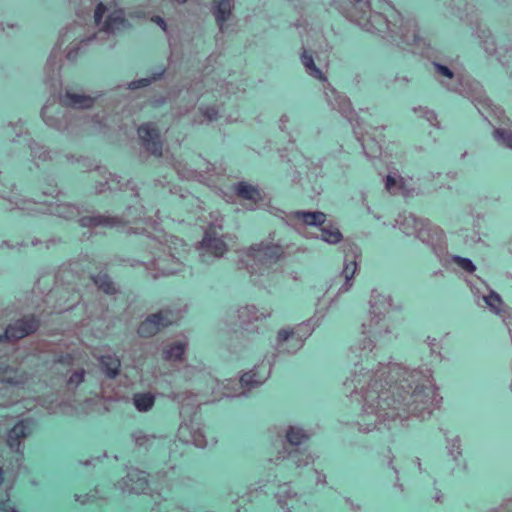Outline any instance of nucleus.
Returning a JSON list of instances; mask_svg holds the SVG:
<instances>
[{"label":"nucleus","mask_w":512,"mask_h":512,"mask_svg":"<svg viewBox=\"0 0 512 512\" xmlns=\"http://www.w3.org/2000/svg\"><path fill=\"white\" fill-rule=\"evenodd\" d=\"M413 110L420 118L425 119L431 126H434V127L439 126V122L437 120V115L433 110H430L427 107H422V106L414 108Z\"/></svg>","instance_id":"obj_54"},{"label":"nucleus","mask_w":512,"mask_h":512,"mask_svg":"<svg viewBox=\"0 0 512 512\" xmlns=\"http://www.w3.org/2000/svg\"><path fill=\"white\" fill-rule=\"evenodd\" d=\"M180 318L178 310L171 308L160 309L156 313L149 314L140 322L137 328V334L141 338H151L162 329L175 323Z\"/></svg>","instance_id":"obj_13"},{"label":"nucleus","mask_w":512,"mask_h":512,"mask_svg":"<svg viewBox=\"0 0 512 512\" xmlns=\"http://www.w3.org/2000/svg\"><path fill=\"white\" fill-rule=\"evenodd\" d=\"M176 170L179 176L184 179H192L195 176L194 170L188 169L185 166L182 167L180 163L176 166Z\"/></svg>","instance_id":"obj_62"},{"label":"nucleus","mask_w":512,"mask_h":512,"mask_svg":"<svg viewBox=\"0 0 512 512\" xmlns=\"http://www.w3.org/2000/svg\"><path fill=\"white\" fill-rule=\"evenodd\" d=\"M102 96L101 93H94L93 95L74 93L66 90L64 94L59 95V102L63 107L69 110L72 109H88L93 106L95 101Z\"/></svg>","instance_id":"obj_23"},{"label":"nucleus","mask_w":512,"mask_h":512,"mask_svg":"<svg viewBox=\"0 0 512 512\" xmlns=\"http://www.w3.org/2000/svg\"><path fill=\"white\" fill-rule=\"evenodd\" d=\"M48 213L65 220L79 219L84 212H89L85 205H75L66 202H50L48 204Z\"/></svg>","instance_id":"obj_26"},{"label":"nucleus","mask_w":512,"mask_h":512,"mask_svg":"<svg viewBox=\"0 0 512 512\" xmlns=\"http://www.w3.org/2000/svg\"><path fill=\"white\" fill-rule=\"evenodd\" d=\"M445 256L443 259L440 257H437L438 260L441 262L442 265L448 266L451 263H454L457 265L458 268L463 270L464 272L472 274L476 270V266L473 263V261L469 258L461 257L458 255H450L447 252V243L445 242Z\"/></svg>","instance_id":"obj_36"},{"label":"nucleus","mask_w":512,"mask_h":512,"mask_svg":"<svg viewBox=\"0 0 512 512\" xmlns=\"http://www.w3.org/2000/svg\"><path fill=\"white\" fill-rule=\"evenodd\" d=\"M328 311V307L319 308L317 307L313 316L309 319L301 322L293 328H290L292 332L299 338V340L295 341L296 348H302L305 340L311 336L314 330L319 327Z\"/></svg>","instance_id":"obj_19"},{"label":"nucleus","mask_w":512,"mask_h":512,"mask_svg":"<svg viewBox=\"0 0 512 512\" xmlns=\"http://www.w3.org/2000/svg\"><path fill=\"white\" fill-rule=\"evenodd\" d=\"M333 6L349 21L372 34L387 31L393 21L400 19V13L390 3H386L381 12L372 9L371 0H333Z\"/></svg>","instance_id":"obj_4"},{"label":"nucleus","mask_w":512,"mask_h":512,"mask_svg":"<svg viewBox=\"0 0 512 512\" xmlns=\"http://www.w3.org/2000/svg\"><path fill=\"white\" fill-rule=\"evenodd\" d=\"M396 225L404 234L415 235L421 242L428 245L436 257L443 259L446 255L444 232L429 220L404 212L397 217Z\"/></svg>","instance_id":"obj_7"},{"label":"nucleus","mask_w":512,"mask_h":512,"mask_svg":"<svg viewBox=\"0 0 512 512\" xmlns=\"http://www.w3.org/2000/svg\"><path fill=\"white\" fill-rule=\"evenodd\" d=\"M199 111L201 115L206 118L209 122L214 121L218 118V110L215 106L200 107Z\"/></svg>","instance_id":"obj_59"},{"label":"nucleus","mask_w":512,"mask_h":512,"mask_svg":"<svg viewBox=\"0 0 512 512\" xmlns=\"http://www.w3.org/2000/svg\"><path fill=\"white\" fill-rule=\"evenodd\" d=\"M186 252V244L178 237L171 236L166 243H159L153 247L151 258L147 261L129 260L133 268L142 266L146 273L153 279L167 277L183 271V254Z\"/></svg>","instance_id":"obj_5"},{"label":"nucleus","mask_w":512,"mask_h":512,"mask_svg":"<svg viewBox=\"0 0 512 512\" xmlns=\"http://www.w3.org/2000/svg\"><path fill=\"white\" fill-rule=\"evenodd\" d=\"M236 313L241 329L248 334H260V328L255 326L254 322L271 316L269 309H258L254 304L240 306Z\"/></svg>","instance_id":"obj_16"},{"label":"nucleus","mask_w":512,"mask_h":512,"mask_svg":"<svg viewBox=\"0 0 512 512\" xmlns=\"http://www.w3.org/2000/svg\"><path fill=\"white\" fill-rule=\"evenodd\" d=\"M31 433L29 423L21 420L17 422L8 432L7 444L16 453L23 454L22 442Z\"/></svg>","instance_id":"obj_28"},{"label":"nucleus","mask_w":512,"mask_h":512,"mask_svg":"<svg viewBox=\"0 0 512 512\" xmlns=\"http://www.w3.org/2000/svg\"><path fill=\"white\" fill-rule=\"evenodd\" d=\"M41 326V319L35 314H27L10 322L0 334V343H15L35 334Z\"/></svg>","instance_id":"obj_12"},{"label":"nucleus","mask_w":512,"mask_h":512,"mask_svg":"<svg viewBox=\"0 0 512 512\" xmlns=\"http://www.w3.org/2000/svg\"><path fill=\"white\" fill-rule=\"evenodd\" d=\"M480 115L494 126V138L502 146L512 149V130L510 119L505 111L489 100V105L475 104Z\"/></svg>","instance_id":"obj_8"},{"label":"nucleus","mask_w":512,"mask_h":512,"mask_svg":"<svg viewBox=\"0 0 512 512\" xmlns=\"http://www.w3.org/2000/svg\"><path fill=\"white\" fill-rule=\"evenodd\" d=\"M0 382L12 385L19 384L15 371L10 366H0Z\"/></svg>","instance_id":"obj_55"},{"label":"nucleus","mask_w":512,"mask_h":512,"mask_svg":"<svg viewBox=\"0 0 512 512\" xmlns=\"http://www.w3.org/2000/svg\"><path fill=\"white\" fill-rule=\"evenodd\" d=\"M3 132L6 137L14 135V137L11 138V142L13 143L17 142V138H21L28 134L25 122L22 119L9 121L5 126H3Z\"/></svg>","instance_id":"obj_42"},{"label":"nucleus","mask_w":512,"mask_h":512,"mask_svg":"<svg viewBox=\"0 0 512 512\" xmlns=\"http://www.w3.org/2000/svg\"><path fill=\"white\" fill-rule=\"evenodd\" d=\"M425 343L430 348L431 355L437 361H441V359H442V356H441V353H440V348L441 347H440V345L438 343V340L436 338H434V337L427 336L426 340H425Z\"/></svg>","instance_id":"obj_58"},{"label":"nucleus","mask_w":512,"mask_h":512,"mask_svg":"<svg viewBox=\"0 0 512 512\" xmlns=\"http://www.w3.org/2000/svg\"><path fill=\"white\" fill-rule=\"evenodd\" d=\"M233 187L234 192L241 199L251 201L255 204L263 199L262 191L257 185H252L248 182L240 181L234 184Z\"/></svg>","instance_id":"obj_35"},{"label":"nucleus","mask_w":512,"mask_h":512,"mask_svg":"<svg viewBox=\"0 0 512 512\" xmlns=\"http://www.w3.org/2000/svg\"><path fill=\"white\" fill-rule=\"evenodd\" d=\"M476 35L480 40V44L485 52L488 55L496 56L500 62L504 63L502 57L506 52H508V47L499 44V42L492 35L489 28L478 27L476 30Z\"/></svg>","instance_id":"obj_25"},{"label":"nucleus","mask_w":512,"mask_h":512,"mask_svg":"<svg viewBox=\"0 0 512 512\" xmlns=\"http://www.w3.org/2000/svg\"><path fill=\"white\" fill-rule=\"evenodd\" d=\"M385 457H387V459H388L387 466L393 470L394 475H395V481L393 484V488L396 489L400 494H403L404 493V485L400 482L398 469L393 465L394 456L392 455L390 448L386 449Z\"/></svg>","instance_id":"obj_53"},{"label":"nucleus","mask_w":512,"mask_h":512,"mask_svg":"<svg viewBox=\"0 0 512 512\" xmlns=\"http://www.w3.org/2000/svg\"><path fill=\"white\" fill-rule=\"evenodd\" d=\"M274 362L275 353H273L271 356H266L261 363L255 365L251 370L241 375L239 380L240 392H224L223 395L227 398L247 396L250 391L260 387L267 381L271 375Z\"/></svg>","instance_id":"obj_9"},{"label":"nucleus","mask_w":512,"mask_h":512,"mask_svg":"<svg viewBox=\"0 0 512 512\" xmlns=\"http://www.w3.org/2000/svg\"><path fill=\"white\" fill-rule=\"evenodd\" d=\"M99 365L101 372L108 378H115L120 371V360L115 355H103L99 359Z\"/></svg>","instance_id":"obj_37"},{"label":"nucleus","mask_w":512,"mask_h":512,"mask_svg":"<svg viewBox=\"0 0 512 512\" xmlns=\"http://www.w3.org/2000/svg\"><path fill=\"white\" fill-rule=\"evenodd\" d=\"M361 143L363 153L369 159L377 158L381 155V146L372 138H358Z\"/></svg>","instance_id":"obj_47"},{"label":"nucleus","mask_w":512,"mask_h":512,"mask_svg":"<svg viewBox=\"0 0 512 512\" xmlns=\"http://www.w3.org/2000/svg\"><path fill=\"white\" fill-rule=\"evenodd\" d=\"M324 96L327 104L332 110L338 111L344 118L352 121L354 114L350 100L335 88L330 83L324 85Z\"/></svg>","instance_id":"obj_20"},{"label":"nucleus","mask_w":512,"mask_h":512,"mask_svg":"<svg viewBox=\"0 0 512 512\" xmlns=\"http://www.w3.org/2000/svg\"><path fill=\"white\" fill-rule=\"evenodd\" d=\"M276 236V232L269 233L266 239L241 254L239 263L251 276H269L274 266L285 256L289 245Z\"/></svg>","instance_id":"obj_6"},{"label":"nucleus","mask_w":512,"mask_h":512,"mask_svg":"<svg viewBox=\"0 0 512 512\" xmlns=\"http://www.w3.org/2000/svg\"><path fill=\"white\" fill-rule=\"evenodd\" d=\"M313 473L315 475V482H316V484L325 485L327 483L326 474L325 473H323L322 471H319L317 469H313Z\"/></svg>","instance_id":"obj_64"},{"label":"nucleus","mask_w":512,"mask_h":512,"mask_svg":"<svg viewBox=\"0 0 512 512\" xmlns=\"http://www.w3.org/2000/svg\"><path fill=\"white\" fill-rule=\"evenodd\" d=\"M327 216L322 211L297 210L292 211L290 219H294V225L302 223L308 226L321 227L326 223Z\"/></svg>","instance_id":"obj_31"},{"label":"nucleus","mask_w":512,"mask_h":512,"mask_svg":"<svg viewBox=\"0 0 512 512\" xmlns=\"http://www.w3.org/2000/svg\"><path fill=\"white\" fill-rule=\"evenodd\" d=\"M404 180L402 177H398L396 174H388L385 178V188L390 193H396L398 190L403 191Z\"/></svg>","instance_id":"obj_52"},{"label":"nucleus","mask_w":512,"mask_h":512,"mask_svg":"<svg viewBox=\"0 0 512 512\" xmlns=\"http://www.w3.org/2000/svg\"><path fill=\"white\" fill-rule=\"evenodd\" d=\"M300 60L302 65L305 68L306 73L320 81L327 82V79L324 73L315 65L314 58L312 54H310L306 49H303L301 53Z\"/></svg>","instance_id":"obj_41"},{"label":"nucleus","mask_w":512,"mask_h":512,"mask_svg":"<svg viewBox=\"0 0 512 512\" xmlns=\"http://www.w3.org/2000/svg\"><path fill=\"white\" fill-rule=\"evenodd\" d=\"M177 437L182 443L193 444L198 448H205L207 445V440L200 428V424L193 420L189 422L184 421L180 424Z\"/></svg>","instance_id":"obj_21"},{"label":"nucleus","mask_w":512,"mask_h":512,"mask_svg":"<svg viewBox=\"0 0 512 512\" xmlns=\"http://www.w3.org/2000/svg\"><path fill=\"white\" fill-rule=\"evenodd\" d=\"M393 22L387 31L375 32L374 34L398 46H413L422 55L430 59L436 80L448 91L471 99L474 106L478 103L483 106L489 105V99L479 81L470 76L456 73L451 64L434 55L433 48L425 38L420 36L415 19H404L400 14V19Z\"/></svg>","instance_id":"obj_2"},{"label":"nucleus","mask_w":512,"mask_h":512,"mask_svg":"<svg viewBox=\"0 0 512 512\" xmlns=\"http://www.w3.org/2000/svg\"><path fill=\"white\" fill-rule=\"evenodd\" d=\"M120 217L124 219L129 217L131 219V221L124 223L122 227L128 224L136 223L138 221H142L146 224L155 223V221L151 217L146 216V211L144 210V207L142 205L128 206L125 212Z\"/></svg>","instance_id":"obj_38"},{"label":"nucleus","mask_w":512,"mask_h":512,"mask_svg":"<svg viewBox=\"0 0 512 512\" xmlns=\"http://www.w3.org/2000/svg\"><path fill=\"white\" fill-rule=\"evenodd\" d=\"M95 171L99 174V176L103 179V181H97L94 185L95 194H101L107 190L109 191H117L130 189L135 197H138V192L136 191V186L131 180H127L123 182L122 177L116 174H112L109 172L106 167L97 166Z\"/></svg>","instance_id":"obj_15"},{"label":"nucleus","mask_w":512,"mask_h":512,"mask_svg":"<svg viewBox=\"0 0 512 512\" xmlns=\"http://www.w3.org/2000/svg\"><path fill=\"white\" fill-rule=\"evenodd\" d=\"M316 458L317 457L309 451H300L298 448H283L278 452L276 461H287L295 468L300 469L314 463Z\"/></svg>","instance_id":"obj_24"},{"label":"nucleus","mask_w":512,"mask_h":512,"mask_svg":"<svg viewBox=\"0 0 512 512\" xmlns=\"http://www.w3.org/2000/svg\"><path fill=\"white\" fill-rule=\"evenodd\" d=\"M269 212L275 217L284 221L288 226H294V219H290L292 212H285L284 210L277 207H270Z\"/></svg>","instance_id":"obj_57"},{"label":"nucleus","mask_w":512,"mask_h":512,"mask_svg":"<svg viewBox=\"0 0 512 512\" xmlns=\"http://www.w3.org/2000/svg\"><path fill=\"white\" fill-rule=\"evenodd\" d=\"M444 436L447 455L456 463L457 467L464 468L462 460L463 449L460 436L449 432H445Z\"/></svg>","instance_id":"obj_32"},{"label":"nucleus","mask_w":512,"mask_h":512,"mask_svg":"<svg viewBox=\"0 0 512 512\" xmlns=\"http://www.w3.org/2000/svg\"><path fill=\"white\" fill-rule=\"evenodd\" d=\"M106 12L107 7L103 3H99L95 8L94 21L96 26L99 27L97 32L87 33L83 25L73 23L60 33L56 47L49 55L45 66L46 82L48 84L54 88H56L57 85H61L59 74L61 55L59 49L64 43L69 42L66 58L73 62L78 58L79 53L84 51L88 45L94 42L102 44L104 40L108 39L116 30L123 26L125 14L122 9L110 13L102 23V18Z\"/></svg>","instance_id":"obj_3"},{"label":"nucleus","mask_w":512,"mask_h":512,"mask_svg":"<svg viewBox=\"0 0 512 512\" xmlns=\"http://www.w3.org/2000/svg\"><path fill=\"white\" fill-rule=\"evenodd\" d=\"M116 487L122 492L134 494H146L151 490L147 473L137 468H129Z\"/></svg>","instance_id":"obj_18"},{"label":"nucleus","mask_w":512,"mask_h":512,"mask_svg":"<svg viewBox=\"0 0 512 512\" xmlns=\"http://www.w3.org/2000/svg\"><path fill=\"white\" fill-rule=\"evenodd\" d=\"M187 343L177 340L167 345L162 350V357L166 361H181L186 351Z\"/></svg>","instance_id":"obj_40"},{"label":"nucleus","mask_w":512,"mask_h":512,"mask_svg":"<svg viewBox=\"0 0 512 512\" xmlns=\"http://www.w3.org/2000/svg\"><path fill=\"white\" fill-rule=\"evenodd\" d=\"M85 374L86 372L83 368L72 371L66 381L67 389L75 390L81 383L84 382Z\"/></svg>","instance_id":"obj_51"},{"label":"nucleus","mask_w":512,"mask_h":512,"mask_svg":"<svg viewBox=\"0 0 512 512\" xmlns=\"http://www.w3.org/2000/svg\"><path fill=\"white\" fill-rule=\"evenodd\" d=\"M369 320L362 324L361 337L350 345L347 359L354 365L343 385L361 406L357 425L360 432L391 430L411 417L425 420L439 407L442 398L433 384L428 366L410 369L399 363L379 362L369 369L379 347L397 338L386 314L392 306L389 294L371 292Z\"/></svg>","instance_id":"obj_1"},{"label":"nucleus","mask_w":512,"mask_h":512,"mask_svg":"<svg viewBox=\"0 0 512 512\" xmlns=\"http://www.w3.org/2000/svg\"><path fill=\"white\" fill-rule=\"evenodd\" d=\"M92 281L95 284V286L99 290L103 291L105 294L113 295L118 291L115 286V283L106 273H99L97 275L92 276Z\"/></svg>","instance_id":"obj_44"},{"label":"nucleus","mask_w":512,"mask_h":512,"mask_svg":"<svg viewBox=\"0 0 512 512\" xmlns=\"http://www.w3.org/2000/svg\"><path fill=\"white\" fill-rule=\"evenodd\" d=\"M131 439L137 447L148 450L157 437L154 434H148L143 430L138 429L131 433Z\"/></svg>","instance_id":"obj_45"},{"label":"nucleus","mask_w":512,"mask_h":512,"mask_svg":"<svg viewBox=\"0 0 512 512\" xmlns=\"http://www.w3.org/2000/svg\"><path fill=\"white\" fill-rule=\"evenodd\" d=\"M314 431L312 428H304L299 424L287 426L285 430V440L291 448H298L306 443L312 436Z\"/></svg>","instance_id":"obj_30"},{"label":"nucleus","mask_w":512,"mask_h":512,"mask_svg":"<svg viewBox=\"0 0 512 512\" xmlns=\"http://www.w3.org/2000/svg\"><path fill=\"white\" fill-rule=\"evenodd\" d=\"M220 230H222V225L213 223L204 232V237L198 244L199 257L203 263H212L227 252L228 245L225 241L227 235L220 234Z\"/></svg>","instance_id":"obj_10"},{"label":"nucleus","mask_w":512,"mask_h":512,"mask_svg":"<svg viewBox=\"0 0 512 512\" xmlns=\"http://www.w3.org/2000/svg\"><path fill=\"white\" fill-rule=\"evenodd\" d=\"M177 476V465L175 463L166 464L164 468L159 469L156 472L157 481L160 484H164L166 488H161V492L158 493L159 497L166 500L168 491L172 487Z\"/></svg>","instance_id":"obj_34"},{"label":"nucleus","mask_w":512,"mask_h":512,"mask_svg":"<svg viewBox=\"0 0 512 512\" xmlns=\"http://www.w3.org/2000/svg\"><path fill=\"white\" fill-rule=\"evenodd\" d=\"M448 7L461 20L467 15V3L465 0H449Z\"/></svg>","instance_id":"obj_56"},{"label":"nucleus","mask_w":512,"mask_h":512,"mask_svg":"<svg viewBox=\"0 0 512 512\" xmlns=\"http://www.w3.org/2000/svg\"><path fill=\"white\" fill-rule=\"evenodd\" d=\"M90 214L82 215L78 219V223L82 228L96 229V228H121L126 222L131 221L129 217L121 218L110 214H101L95 210H90Z\"/></svg>","instance_id":"obj_17"},{"label":"nucleus","mask_w":512,"mask_h":512,"mask_svg":"<svg viewBox=\"0 0 512 512\" xmlns=\"http://www.w3.org/2000/svg\"><path fill=\"white\" fill-rule=\"evenodd\" d=\"M483 300L491 312H493L494 314L499 315V316H501L503 314L504 303H503L501 297L499 296V294H497L494 291H490V293L488 295L483 296Z\"/></svg>","instance_id":"obj_49"},{"label":"nucleus","mask_w":512,"mask_h":512,"mask_svg":"<svg viewBox=\"0 0 512 512\" xmlns=\"http://www.w3.org/2000/svg\"><path fill=\"white\" fill-rule=\"evenodd\" d=\"M27 141L33 161L39 160L45 162L51 159L50 151L46 147L32 139H28Z\"/></svg>","instance_id":"obj_48"},{"label":"nucleus","mask_w":512,"mask_h":512,"mask_svg":"<svg viewBox=\"0 0 512 512\" xmlns=\"http://www.w3.org/2000/svg\"><path fill=\"white\" fill-rule=\"evenodd\" d=\"M41 117L47 126L62 132L72 130L80 121L76 118L75 113L63 107L54 97L48 99L43 106Z\"/></svg>","instance_id":"obj_11"},{"label":"nucleus","mask_w":512,"mask_h":512,"mask_svg":"<svg viewBox=\"0 0 512 512\" xmlns=\"http://www.w3.org/2000/svg\"><path fill=\"white\" fill-rule=\"evenodd\" d=\"M197 102V97L196 96H190V100L188 101V103L185 105V107L182 109V108H178L175 112V115L177 117H181L183 115H185L186 113H188L196 104Z\"/></svg>","instance_id":"obj_61"},{"label":"nucleus","mask_w":512,"mask_h":512,"mask_svg":"<svg viewBox=\"0 0 512 512\" xmlns=\"http://www.w3.org/2000/svg\"><path fill=\"white\" fill-rule=\"evenodd\" d=\"M296 340H299V338L290 328L280 329L277 333L275 343L273 344L274 350L279 354H294L301 349L295 347Z\"/></svg>","instance_id":"obj_29"},{"label":"nucleus","mask_w":512,"mask_h":512,"mask_svg":"<svg viewBox=\"0 0 512 512\" xmlns=\"http://www.w3.org/2000/svg\"><path fill=\"white\" fill-rule=\"evenodd\" d=\"M129 17L142 19L146 17V12L142 8H134L128 12Z\"/></svg>","instance_id":"obj_63"},{"label":"nucleus","mask_w":512,"mask_h":512,"mask_svg":"<svg viewBox=\"0 0 512 512\" xmlns=\"http://www.w3.org/2000/svg\"><path fill=\"white\" fill-rule=\"evenodd\" d=\"M165 69H161L158 72L153 73L149 77L137 79L134 81H131L127 84V86L124 88L125 90H137L140 88H145L152 84L153 82H156L157 80L161 79L163 75L165 74Z\"/></svg>","instance_id":"obj_46"},{"label":"nucleus","mask_w":512,"mask_h":512,"mask_svg":"<svg viewBox=\"0 0 512 512\" xmlns=\"http://www.w3.org/2000/svg\"><path fill=\"white\" fill-rule=\"evenodd\" d=\"M98 493H99L98 490L95 489L94 492H90V493H87V494H84V495L76 494L75 495V500L77 502H80L81 504H87V503L93 502L98 497L102 498V496H98Z\"/></svg>","instance_id":"obj_60"},{"label":"nucleus","mask_w":512,"mask_h":512,"mask_svg":"<svg viewBox=\"0 0 512 512\" xmlns=\"http://www.w3.org/2000/svg\"><path fill=\"white\" fill-rule=\"evenodd\" d=\"M321 235L315 236L316 239H321L328 244H338L342 241L343 235L337 225L331 221L327 222L320 227Z\"/></svg>","instance_id":"obj_39"},{"label":"nucleus","mask_w":512,"mask_h":512,"mask_svg":"<svg viewBox=\"0 0 512 512\" xmlns=\"http://www.w3.org/2000/svg\"><path fill=\"white\" fill-rule=\"evenodd\" d=\"M234 7L233 0H214L211 12L215 17L216 24L221 32H224V26L229 19Z\"/></svg>","instance_id":"obj_33"},{"label":"nucleus","mask_w":512,"mask_h":512,"mask_svg":"<svg viewBox=\"0 0 512 512\" xmlns=\"http://www.w3.org/2000/svg\"><path fill=\"white\" fill-rule=\"evenodd\" d=\"M267 481L277 484L278 490L275 493V498L278 505L286 512L300 511L301 505L307 504L305 496L293 491L288 482L281 484L277 474H274L272 478L269 477Z\"/></svg>","instance_id":"obj_14"},{"label":"nucleus","mask_w":512,"mask_h":512,"mask_svg":"<svg viewBox=\"0 0 512 512\" xmlns=\"http://www.w3.org/2000/svg\"><path fill=\"white\" fill-rule=\"evenodd\" d=\"M138 136L142 146L155 156L162 155V142L160 135L154 124L145 123L138 128Z\"/></svg>","instance_id":"obj_22"},{"label":"nucleus","mask_w":512,"mask_h":512,"mask_svg":"<svg viewBox=\"0 0 512 512\" xmlns=\"http://www.w3.org/2000/svg\"><path fill=\"white\" fill-rule=\"evenodd\" d=\"M356 270H357V262L355 260L345 259L343 270H342L340 276L335 280L336 284H338V282H341V284L337 289L336 295L333 298H331V300L329 301V303L326 307L329 308L340 295L348 292L352 288L353 277H354Z\"/></svg>","instance_id":"obj_27"},{"label":"nucleus","mask_w":512,"mask_h":512,"mask_svg":"<svg viewBox=\"0 0 512 512\" xmlns=\"http://www.w3.org/2000/svg\"><path fill=\"white\" fill-rule=\"evenodd\" d=\"M1 197L9 202L10 209H27V204L32 201L29 198L23 197L14 190H12L8 196L3 195Z\"/></svg>","instance_id":"obj_50"},{"label":"nucleus","mask_w":512,"mask_h":512,"mask_svg":"<svg viewBox=\"0 0 512 512\" xmlns=\"http://www.w3.org/2000/svg\"><path fill=\"white\" fill-rule=\"evenodd\" d=\"M132 400L139 412H147L154 406L155 396L151 392L135 393Z\"/></svg>","instance_id":"obj_43"}]
</instances>
